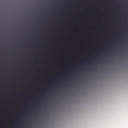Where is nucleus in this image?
<instances>
[{"label": "nucleus", "instance_id": "nucleus-1", "mask_svg": "<svg viewBox=\"0 0 128 128\" xmlns=\"http://www.w3.org/2000/svg\"><path fill=\"white\" fill-rule=\"evenodd\" d=\"M78 84H79L80 77V12H78Z\"/></svg>", "mask_w": 128, "mask_h": 128}, {"label": "nucleus", "instance_id": "nucleus-2", "mask_svg": "<svg viewBox=\"0 0 128 128\" xmlns=\"http://www.w3.org/2000/svg\"><path fill=\"white\" fill-rule=\"evenodd\" d=\"M86 62H88V58H86Z\"/></svg>", "mask_w": 128, "mask_h": 128}, {"label": "nucleus", "instance_id": "nucleus-3", "mask_svg": "<svg viewBox=\"0 0 128 128\" xmlns=\"http://www.w3.org/2000/svg\"><path fill=\"white\" fill-rule=\"evenodd\" d=\"M81 32V28H80V32ZM81 52V51L80 50V52ZM81 64V63H80V65ZM80 73L81 72V69H80Z\"/></svg>", "mask_w": 128, "mask_h": 128}, {"label": "nucleus", "instance_id": "nucleus-4", "mask_svg": "<svg viewBox=\"0 0 128 128\" xmlns=\"http://www.w3.org/2000/svg\"><path fill=\"white\" fill-rule=\"evenodd\" d=\"M85 67L86 68V69H88V68H87V67L86 66H85Z\"/></svg>", "mask_w": 128, "mask_h": 128}]
</instances>
